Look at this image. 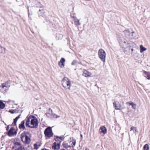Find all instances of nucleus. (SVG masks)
I'll use <instances>...</instances> for the list:
<instances>
[{"mask_svg": "<svg viewBox=\"0 0 150 150\" xmlns=\"http://www.w3.org/2000/svg\"><path fill=\"white\" fill-rule=\"evenodd\" d=\"M40 144L38 145L37 143H35L34 144V149H38L39 146H40Z\"/></svg>", "mask_w": 150, "mask_h": 150, "instance_id": "27", "label": "nucleus"}, {"mask_svg": "<svg viewBox=\"0 0 150 150\" xmlns=\"http://www.w3.org/2000/svg\"><path fill=\"white\" fill-rule=\"evenodd\" d=\"M118 40L120 45L123 49H125V47L127 44L126 40L123 37H120L118 38Z\"/></svg>", "mask_w": 150, "mask_h": 150, "instance_id": "6", "label": "nucleus"}, {"mask_svg": "<svg viewBox=\"0 0 150 150\" xmlns=\"http://www.w3.org/2000/svg\"><path fill=\"white\" fill-rule=\"evenodd\" d=\"M50 110L51 111V114H52V116L54 117H55L56 118H57L59 117V116H57L56 114H54V113H53V111H52V110L50 108Z\"/></svg>", "mask_w": 150, "mask_h": 150, "instance_id": "26", "label": "nucleus"}, {"mask_svg": "<svg viewBox=\"0 0 150 150\" xmlns=\"http://www.w3.org/2000/svg\"><path fill=\"white\" fill-rule=\"evenodd\" d=\"M143 75L148 79H150V73L145 71H143Z\"/></svg>", "mask_w": 150, "mask_h": 150, "instance_id": "14", "label": "nucleus"}, {"mask_svg": "<svg viewBox=\"0 0 150 150\" xmlns=\"http://www.w3.org/2000/svg\"><path fill=\"white\" fill-rule=\"evenodd\" d=\"M30 15V13H28V15H29V16Z\"/></svg>", "mask_w": 150, "mask_h": 150, "instance_id": "44", "label": "nucleus"}, {"mask_svg": "<svg viewBox=\"0 0 150 150\" xmlns=\"http://www.w3.org/2000/svg\"><path fill=\"white\" fill-rule=\"evenodd\" d=\"M92 74L91 73L84 70L83 71V75L85 77H90L91 76Z\"/></svg>", "mask_w": 150, "mask_h": 150, "instance_id": "13", "label": "nucleus"}, {"mask_svg": "<svg viewBox=\"0 0 150 150\" xmlns=\"http://www.w3.org/2000/svg\"><path fill=\"white\" fill-rule=\"evenodd\" d=\"M100 129L101 131V132L104 134H105L107 132V130L105 127L103 126H102L100 127Z\"/></svg>", "mask_w": 150, "mask_h": 150, "instance_id": "19", "label": "nucleus"}, {"mask_svg": "<svg viewBox=\"0 0 150 150\" xmlns=\"http://www.w3.org/2000/svg\"><path fill=\"white\" fill-rule=\"evenodd\" d=\"M63 35L59 33L57 34L56 36V39L58 40H61L62 39Z\"/></svg>", "mask_w": 150, "mask_h": 150, "instance_id": "22", "label": "nucleus"}, {"mask_svg": "<svg viewBox=\"0 0 150 150\" xmlns=\"http://www.w3.org/2000/svg\"><path fill=\"white\" fill-rule=\"evenodd\" d=\"M17 120H15V119L13 120V122L12 123L13 125H16V122H17Z\"/></svg>", "mask_w": 150, "mask_h": 150, "instance_id": "33", "label": "nucleus"}, {"mask_svg": "<svg viewBox=\"0 0 150 150\" xmlns=\"http://www.w3.org/2000/svg\"><path fill=\"white\" fill-rule=\"evenodd\" d=\"M77 62L76 60H73L71 63V65H75L77 64Z\"/></svg>", "mask_w": 150, "mask_h": 150, "instance_id": "30", "label": "nucleus"}, {"mask_svg": "<svg viewBox=\"0 0 150 150\" xmlns=\"http://www.w3.org/2000/svg\"><path fill=\"white\" fill-rule=\"evenodd\" d=\"M14 147L16 148L15 150H25L24 147L22 146L21 144L19 142H16L14 144V146L13 147L12 149H13Z\"/></svg>", "mask_w": 150, "mask_h": 150, "instance_id": "8", "label": "nucleus"}, {"mask_svg": "<svg viewBox=\"0 0 150 150\" xmlns=\"http://www.w3.org/2000/svg\"><path fill=\"white\" fill-rule=\"evenodd\" d=\"M72 17L74 18V20H75L77 18L76 16H72Z\"/></svg>", "mask_w": 150, "mask_h": 150, "instance_id": "39", "label": "nucleus"}, {"mask_svg": "<svg viewBox=\"0 0 150 150\" xmlns=\"http://www.w3.org/2000/svg\"><path fill=\"white\" fill-rule=\"evenodd\" d=\"M130 131H133V133L136 135V127L134 126L130 128Z\"/></svg>", "mask_w": 150, "mask_h": 150, "instance_id": "24", "label": "nucleus"}, {"mask_svg": "<svg viewBox=\"0 0 150 150\" xmlns=\"http://www.w3.org/2000/svg\"><path fill=\"white\" fill-rule=\"evenodd\" d=\"M10 81H6L4 83L2 84L1 86H0L1 90L2 92H5L10 87Z\"/></svg>", "mask_w": 150, "mask_h": 150, "instance_id": "4", "label": "nucleus"}, {"mask_svg": "<svg viewBox=\"0 0 150 150\" xmlns=\"http://www.w3.org/2000/svg\"><path fill=\"white\" fill-rule=\"evenodd\" d=\"M26 127L31 128H36L38 125L37 119L33 116L30 115L27 116L25 119Z\"/></svg>", "mask_w": 150, "mask_h": 150, "instance_id": "1", "label": "nucleus"}, {"mask_svg": "<svg viewBox=\"0 0 150 150\" xmlns=\"http://www.w3.org/2000/svg\"><path fill=\"white\" fill-rule=\"evenodd\" d=\"M133 102L129 103V102H127L126 103V104H129V105H132Z\"/></svg>", "mask_w": 150, "mask_h": 150, "instance_id": "37", "label": "nucleus"}, {"mask_svg": "<svg viewBox=\"0 0 150 150\" xmlns=\"http://www.w3.org/2000/svg\"><path fill=\"white\" fill-rule=\"evenodd\" d=\"M5 106V104L3 102L2 100H0V110L3 109Z\"/></svg>", "mask_w": 150, "mask_h": 150, "instance_id": "20", "label": "nucleus"}, {"mask_svg": "<svg viewBox=\"0 0 150 150\" xmlns=\"http://www.w3.org/2000/svg\"><path fill=\"white\" fill-rule=\"evenodd\" d=\"M144 150H149V147L148 144H146L144 146Z\"/></svg>", "mask_w": 150, "mask_h": 150, "instance_id": "28", "label": "nucleus"}, {"mask_svg": "<svg viewBox=\"0 0 150 150\" xmlns=\"http://www.w3.org/2000/svg\"><path fill=\"white\" fill-rule=\"evenodd\" d=\"M76 140H75L74 141H73L71 144V145H72V146H75L76 144Z\"/></svg>", "mask_w": 150, "mask_h": 150, "instance_id": "34", "label": "nucleus"}, {"mask_svg": "<svg viewBox=\"0 0 150 150\" xmlns=\"http://www.w3.org/2000/svg\"><path fill=\"white\" fill-rule=\"evenodd\" d=\"M9 112L11 113H14L16 112V110H9Z\"/></svg>", "mask_w": 150, "mask_h": 150, "instance_id": "35", "label": "nucleus"}, {"mask_svg": "<svg viewBox=\"0 0 150 150\" xmlns=\"http://www.w3.org/2000/svg\"><path fill=\"white\" fill-rule=\"evenodd\" d=\"M80 136H81V137H82V135L81 134Z\"/></svg>", "mask_w": 150, "mask_h": 150, "instance_id": "43", "label": "nucleus"}, {"mask_svg": "<svg viewBox=\"0 0 150 150\" xmlns=\"http://www.w3.org/2000/svg\"><path fill=\"white\" fill-rule=\"evenodd\" d=\"M44 133L45 136L48 138L52 137L53 135L51 128L50 127L45 129Z\"/></svg>", "mask_w": 150, "mask_h": 150, "instance_id": "7", "label": "nucleus"}, {"mask_svg": "<svg viewBox=\"0 0 150 150\" xmlns=\"http://www.w3.org/2000/svg\"><path fill=\"white\" fill-rule=\"evenodd\" d=\"M63 145L64 147L66 148H67L68 147H71L70 146H68L67 144L66 143H63Z\"/></svg>", "mask_w": 150, "mask_h": 150, "instance_id": "29", "label": "nucleus"}, {"mask_svg": "<svg viewBox=\"0 0 150 150\" xmlns=\"http://www.w3.org/2000/svg\"><path fill=\"white\" fill-rule=\"evenodd\" d=\"M135 35L136 33L134 32H131L129 39H132L136 38V37Z\"/></svg>", "mask_w": 150, "mask_h": 150, "instance_id": "17", "label": "nucleus"}, {"mask_svg": "<svg viewBox=\"0 0 150 150\" xmlns=\"http://www.w3.org/2000/svg\"><path fill=\"white\" fill-rule=\"evenodd\" d=\"M54 139L57 142H59V141L60 140H59V137L57 136L55 138H54Z\"/></svg>", "mask_w": 150, "mask_h": 150, "instance_id": "32", "label": "nucleus"}, {"mask_svg": "<svg viewBox=\"0 0 150 150\" xmlns=\"http://www.w3.org/2000/svg\"><path fill=\"white\" fill-rule=\"evenodd\" d=\"M62 82L63 87L70 90L71 82L69 79L66 77H64L62 79Z\"/></svg>", "mask_w": 150, "mask_h": 150, "instance_id": "3", "label": "nucleus"}, {"mask_svg": "<svg viewBox=\"0 0 150 150\" xmlns=\"http://www.w3.org/2000/svg\"><path fill=\"white\" fill-rule=\"evenodd\" d=\"M98 54L100 59L103 62H105L106 57V54L105 51L103 50L100 49L99 50Z\"/></svg>", "mask_w": 150, "mask_h": 150, "instance_id": "5", "label": "nucleus"}, {"mask_svg": "<svg viewBox=\"0 0 150 150\" xmlns=\"http://www.w3.org/2000/svg\"><path fill=\"white\" fill-rule=\"evenodd\" d=\"M59 138L60 140H61V141H62V140L64 139V138L63 137H59Z\"/></svg>", "mask_w": 150, "mask_h": 150, "instance_id": "38", "label": "nucleus"}, {"mask_svg": "<svg viewBox=\"0 0 150 150\" xmlns=\"http://www.w3.org/2000/svg\"><path fill=\"white\" fill-rule=\"evenodd\" d=\"M122 103L123 104V103H124V102H122Z\"/></svg>", "mask_w": 150, "mask_h": 150, "instance_id": "45", "label": "nucleus"}, {"mask_svg": "<svg viewBox=\"0 0 150 150\" xmlns=\"http://www.w3.org/2000/svg\"><path fill=\"white\" fill-rule=\"evenodd\" d=\"M39 6H37V7H39L40 9L38 12V13L39 16H42L45 12V10L42 7V5L41 4H39Z\"/></svg>", "mask_w": 150, "mask_h": 150, "instance_id": "11", "label": "nucleus"}, {"mask_svg": "<svg viewBox=\"0 0 150 150\" xmlns=\"http://www.w3.org/2000/svg\"><path fill=\"white\" fill-rule=\"evenodd\" d=\"M74 24L76 25H81L78 19L77 18L75 20H74Z\"/></svg>", "mask_w": 150, "mask_h": 150, "instance_id": "25", "label": "nucleus"}, {"mask_svg": "<svg viewBox=\"0 0 150 150\" xmlns=\"http://www.w3.org/2000/svg\"><path fill=\"white\" fill-rule=\"evenodd\" d=\"M21 115V114L18 115L17 117L15 119L17 121L18 120V119L20 117V116Z\"/></svg>", "mask_w": 150, "mask_h": 150, "instance_id": "36", "label": "nucleus"}, {"mask_svg": "<svg viewBox=\"0 0 150 150\" xmlns=\"http://www.w3.org/2000/svg\"><path fill=\"white\" fill-rule=\"evenodd\" d=\"M25 121L23 120L21 121V124H20L19 126V128L20 129H22L23 130L25 129Z\"/></svg>", "mask_w": 150, "mask_h": 150, "instance_id": "16", "label": "nucleus"}, {"mask_svg": "<svg viewBox=\"0 0 150 150\" xmlns=\"http://www.w3.org/2000/svg\"><path fill=\"white\" fill-rule=\"evenodd\" d=\"M113 106L116 110H121L124 108V107L121 105L118 102L116 101L113 103Z\"/></svg>", "mask_w": 150, "mask_h": 150, "instance_id": "9", "label": "nucleus"}, {"mask_svg": "<svg viewBox=\"0 0 150 150\" xmlns=\"http://www.w3.org/2000/svg\"><path fill=\"white\" fill-rule=\"evenodd\" d=\"M30 134L28 132H24L21 135V140L23 142L28 144L30 142Z\"/></svg>", "mask_w": 150, "mask_h": 150, "instance_id": "2", "label": "nucleus"}, {"mask_svg": "<svg viewBox=\"0 0 150 150\" xmlns=\"http://www.w3.org/2000/svg\"><path fill=\"white\" fill-rule=\"evenodd\" d=\"M140 52L141 53L142 52L144 51H146V48L144 47L142 45H141L140 46Z\"/></svg>", "mask_w": 150, "mask_h": 150, "instance_id": "23", "label": "nucleus"}, {"mask_svg": "<svg viewBox=\"0 0 150 150\" xmlns=\"http://www.w3.org/2000/svg\"><path fill=\"white\" fill-rule=\"evenodd\" d=\"M15 130V129L13 127H12L11 128L10 130L8 131L7 133V135L10 136H12L14 135H16L17 134V131H15L14 132Z\"/></svg>", "mask_w": 150, "mask_h": 150, "instance_id": "12", "label": "nucleus"}, {"mask_svg": "<svg viewBox=\"0 0 150 150\" xmlns=\"http://www.w3.org/2000/svg\"><path fill=\"white\" fill-rule=\"evenodd\" d=\"M130 31L129 30H126L124 31V33L125 34L126 37L128 38H129V36H130V33H131Z\"/></svg>", "mask_w": 150, "mask_h": 150, "instance_id": "18", "label": "nucleus"}, {"mask_svg": "<svg viewBox=\"0 0 150 150\" xmlns=\"http://www.w3.org/2000/svg\"><path fill=\"white\" fill-rule=\"evenodd\" d=\"M65 62V59L64 58H62L59 63V65L61 67H63L64 66V63Z\"/></svg>", "mask_w": 150, "mask_h": 150, "instance_id": "15", "label": "nucleus"}, {"mask_svg": "<svg viewBox=\"0 0 150 150\" xmlns=\"http://www.w3.org/2000/svg\"><path fill=\"white\" fill-rule=\"evenodd\" d=\"M42 150H49L46 149L44 148V149H42Z\"/></svg>", "mask_w": 150, "mask_h": 150, "instance_id": "41", "label": "nucleus"}, {"mask_svg": "<svg viewBox=\"0 0 150 150\" xmlns=\"http://www.w3.org/2000/svg\"><path fill=\"white\" fill-rule=\"evenodd\" d=\"M132 106L133 109H135L136 108V105L134 103H133Z\"/></svg>", "mask_w": 150, "mask_h": 150, "instance_id": "31", "label": "nucleus"}, {"mask_svg": "<svg viewBox=\"0 0 150 150\" xmlns=\"http://www.w3.org/2000/svg\"><path fill=\"white\" fill-rule=\"evenodd\" d=\"M6 130L7 131H8L9 130V125H8L7 127V128H6Z\"/></svg>", "mask_w": 150, "mask_h": 150, "instance_id": "40", "label": "nucleus"}, {"mask_svg": "<svg viewBox=\"0 0 150 150\" xmlns=\"http://www.w3.org/2000/svg\"><path fill=\"white\" fill-rule=\"evenodd\" d=\"M131 50H132V51H133V49H131Z\"/></svg>", "mask_w": 150, "mask_h": 150, "instance_id": "42", "label": "nucleus"}, {"mask_svg": "<svg viewBox=\"0 0 150 150\" xmlns=\"http://www.w3.org/2000/svg\"><path fill=\"white\" fill-rule=\"evenodd\" d=\"M5 48L0 45V53L5 54Z\"/></svg>", "mask_w": 150, "mask_h": 150, "instance_id": "21", "label": "nucleus"}, {"mask_svg": "<svg viewBox=\"0 0 150 150\" xmlns=\"http://www.w3.org/2000/svg\"><path fill=\"white\" fill-rule=\"evenodd\" d=\"M62 141L60 140L59 142L57 143L54 142L53 143L52 146V149L54 150H59L60 149V144Z\"/></svg>", "mask_w": 150, "mask_h": 150, "instance_id": "10", "label": "nucleus"}]
</instances>
